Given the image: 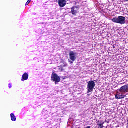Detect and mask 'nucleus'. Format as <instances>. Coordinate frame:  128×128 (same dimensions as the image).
<instances>
[{
	"label": "nucleus",
	"instance_id": "11",
	"mask_svg": "<svg viewBox=\"0 0 128 128\" xmlns=\"http://www.w3.org/2000/svg\"><path fill=\"white\" fill-rule=\"evenodd\" d=\"M98 126L99 128H100V126H104V123L102 124H98Z\"/></svg>",
	"mask_w": 128,
	"mask_h": 128
},
{
	"label": "nucleus",
	"instance_id": "10",
	"mask_svg": "<svg viewBox=\"0 0 128 128\" xmlns=\"http://www.w3.org/2000/svg\"><path fill=\"white\" fill-rule=\"evenodd\" d=\"M10 118H11V120H12V122H16V116H14V114H10Z\"/></svg>",
	"mask_w": 128,
	"mask_h": 128
},
{
	"label": "nucleus",
	"instance_id": "9",
	"mask_svg": "<svg viewBox=\"0 0 128 128\" xmlns=\"http://www.w3.org/2000/svg\"><path fill=\"white\" fill-rule=\"evenodd\" d=\"M59 6L61 8H64V0H59Z\"/></svg>",
	"mask_w": 128,
	"mask_h": 128
},
{
	"label": "nucleus",
	"instance_id": "6",
	"mask_svg": "<svg viewBox=\"0 0 128 128\" xmlns=\"http://www.w3.org/2000/svg\"><path fill=\"white\" fill-rule=\"evenodd\" d=\"M120 90L126 94V92H128V84L122 86Z\"/></svg>",
	"mask_w": 128,
	"mask_h": 128
},
{
	"label": "nucleus",
	"instance_id": "7",
	"mask_svg": "<svg viewBox=\"0 0 128 128\" xmlns=\"http://www.w3.org/2000/svg\"><path fill=\"white\" fill-rule=\"evenodd\" d=\"M78 6H74L72 8V11H71V14H73L74 16H76V14H78Z\"/></svg>",
	"mask_w": 128,
	"mask_h": 128
},
{
	"label": "nucleus",
	"instance_id": "8",
	"mask_svg": "<svg viewBox=\"0 0 128 128\" xmlns=\"http://www.w3.org/2000/svg\"><path fill=\"white\" fill-rule=\"evenodd\" d=\"M28 80V74L25 73L22 75V82L24 80Z\"/></svg>",
	"mask_w": 128,
	"mask_h": 128
},
{
	"label": "nucleus",
	"instance_id": "19",
	"mask_svg": "<svg viewBox=\"0 0 128 128\" xmlns=\"http://www.w3.org/2000/svg\"><path fill=\"white\" fill-rule=\"evenodd\" d=\"M64 2H66V0H64Z\"/></svg>",
	"mask_w": 128,
	"mask_h": 128
},
{
	"label": "nucleus",
	"instance_id": "16",
	"mask_svg": "<svg viewBox=\"0 0 128 128\" xmlns=\"http://www.w3.org/2000/svg\"><path fill=\"white\" fill-rule=\"evenodd\" d=\"M86 128H90V126H88V127H86Z\"/></svg>",
	"mask_w": 128,
	"mask_h": 128
},
{
	"label": "nucleus",
	"instance_id": "5",
	"mask_svg": "<svg viewBox=\"0 0 128 128\" xmlns=\"http://www.w3.org/2000/svg\"><path fill=\"white\" fill-rule=\"evenodd\" d=\"M70 58L72 62H76V54L74 52H70L69 54Z\"/></svg>",
	"mask_w": 128,
	"mask_h": 128
},
{
	"label": "nucleus",
	"instance_id": "1",
	"mask_svg": "<svg viewBox=\"0 0 128 128\" xmlns=\"http://www.w3.org/2000/svg\"><path fill=\"white\" fill-rule=\"evenodd\" d=\"M126 17L124 16H118V18H114L112 20V21L113 22H115L116 24H126Z\"/></svg>",
	"mask_w": 128,
	"mask_h": 128
},
{
	"label": "nucleus",
	"instance_id": "12",
	"mask_svg": "<svg viewBox=\"0 0 128 128\" xmlns=\"http://www.w3.org/2000/svg\"><path fill=\"white\" fill-rule=\"evenodd\" d=\"M30 1H28L26 4V6H28V4H30Z\"/></svg>",
	"mask_w": 128,
	"mask_h": 128
},
{
	"label": "nucleus",
	"instance_id": "17",
	"mask_svg": "<svg viewBox=\"0 0 128 128\" xmlns=\"http://www.w3.org/2000/svg\"><path fill=\"white\" fill-rule=\"evenodd\" d=\"M28 1L30 2H32V0H28Z\"/></svg>",
	"mask_w": 128,
	"mask_h": 128
},
{
	"label": "nucleus",
	"instance_id": "14",
	"mask_svg": "<svg viewBox=\"0 0 128 128\" xmlns=\"http://www.w3.org/2000/svg\"><path fill=\"white\" fill-rule=\"evenodd\" d=\"M70 62V64H74V61H70L69 62Z\"/></svg>",
	"mask_w": 128,
	"mask_h": 128
},
{
	"label": "nucleus",
	"instance_id": "13",
	"mask_svg": "<svg viewBox=\"0 0 128 128\" xmlns=\"http://www.w3.org/2000/svg\"><path fill=\"white\" fill-rule=\"evenodd\" d=\"M8 86H9V88H12V84H9Z\"/></svg>",
	"mask_w": 128,
	"mask_h": 128
},
{
	"label": "nucleus",
	"instance_id": "4",
	"mask_svg": "<svg viewBox=\"0 0 128 128\" xmlns=\"http://www.w3.org/2000/svg\"><path fill=\"white\" fill-rule=\"evenodd\" d=\"M51 78L53 82H55L56 84H58V82H60V78L54 72L52 74Z\"/></svg>",
	"mask_w": 128,
	"mask_h": 128
},
{
	"label": "nucleus",
	"instance_id": "18",
	"mask_svg": "<svg viewBox=\"0 0 128 128\" xmlns=\"http://www.w3.org/2000/svg\"><path fill=\"white\" fill-rule=\"evenodd\" d=\"M64 6H66V2H65V3H64Z\"/></svg>",
	"mask_w": 128,
	"mask_h": 128
},
{
	"label": "nucleus",
	"instance_id": "3",
	"mask_svg": "<svg viewBox=\"0 0 128 128\" xmlns=\"http://www.w3.org/2000/svg\"><path fill=\"white\" fill-rule=\"evenodd\" d=\"M126 94H125L122 90L120 89L118 91H117L116 94L115 96V98L116 100H122L126 98Z\"/></svg>",
	"mask_w": 128,
	"mask_h": 128
},
{
	"label": "nucleus",
	"instance_id": "2",
	"mask_svg": "<svg viewBox=\"0 0 128 128\" xmlns=\"http://www.w3.org/2000/svg\"><path fill=\"white\" fill-rule=\"evenodd\" d=\"M96 80L94 81H89L88 82V94H90V92H94V88H96V82H94Z\"/></svg>",
	"mask_w": 128,
	"mask_h": 128
},
{
	"label": "nucleus",
	"instance_id": "15",
	"mask_svg": "<svg viewBox=\"0 0 128 128\" xmlns=\"http://www.w3.org/2000/svg\"><path fill=\"white\" fill-rule=\"evenodd\" d=\"M104 128V124H103L102 126L99 127L98 128Z\"/></svg>",
	"mask_w": 128,
	"mask_h": 128
}]
</instances>
